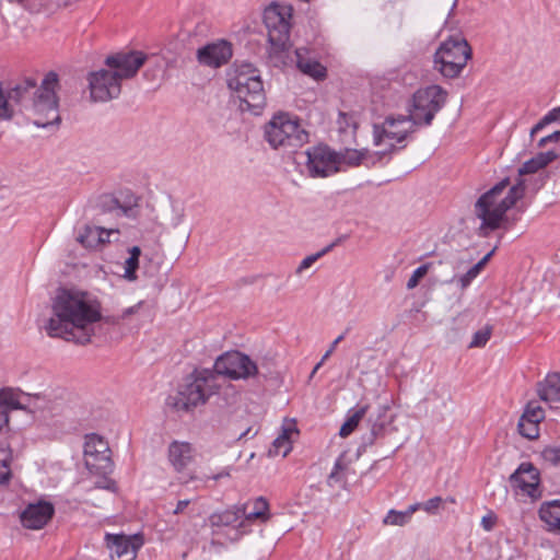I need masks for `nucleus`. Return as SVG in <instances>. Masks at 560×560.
<instances>
[{
    "label": "nucleus",
    "mask_w": 560,
    "mask_h": 560,
    "mask_svg": "<svg viewBox=\"0 0 560 560\" xmlns=\"http://www.w3.org/2000/svg\"><path fill=\"white\" fill-rule=\"evenodd\" d=\"M51 310L52 316L45 325L47 335L78 345L91 342L93 325L102 319L100 303L85 292L59 290Z\"/></svg>",
    "instance_id": "1"
},
{
    "label": "nucleus",
    "mask_w": 560,
    "mask_h": 560,
    "mask_svg": "<svg viewBox=\"0 0 560 560\" xmlns=\"http://www.w3.org/2000/svg\"><path fill=\"white\" fill-rule=\"evenodd\" d=\"M59 86L58 74L48 72L37 88L36 80L25 79L23 82L10 89L5 94L10 101L13 113L15 106L30 107L35 115L34 125L40 128L59 125V104L56 91Z\"/></svg>",
    "instance_id": "2"
},
{
    "label": "nucleus",
    "mask_w": 560,
    "mask_h": 560,
    "mask_svg": "<svg viewBox=\"0 0 560 560\" xmlns=\"http://www.w3.org/2000/svg\"><path fill=\"white\" fill-rule=\"evenodd\" d=\"M509 184V178L500 180L477 200L475 213L481 220L479 235L488 236L489 232L499 229L505 213L524 197L525 185L522 180L510 187L503 196Z\"/></svg>",
    "instance_id": "3"
},
{
    "label": "nucleus",
    "mask_w": 560,
    "mask_h": 560,
    "mask_svg": "<svg viewBox=\"0 0 560 560\" xmlns=\"http://www.w3.org/2000/svg\"><path fill=\"white\" fill-rule=\"evenodd\" d=\"M220 390V377L210 369H195L167 405L178 412H188L206 405Z\"/></svg>",
    "instance_id": "4"
},
{
    "label": "nucleus",
    "mask_w": 560,
    "mask_h": 560,
    "mask_svg": "<svg viewBox=\"0 0 560 560\" xmlns=\"http://www.w3.org/2000/svg\"><path fill=\"white\" fill-rule=\"evenodd\" d=\"M292 13L293 8L288 3H271L264 12L269 43L268 55L276 67L287 63Z\"/></svg>",
    "instance_id": "5"
},
{
    "label": "nucleus",
    "mask_w": 560,
    "mask_h": 560,
    "mask_svg": "<svg viewBox=\"0 0 560 560\" xmlns=\"http://www.w3.org/2000/svg\"><path fill=\"white\" fill-rule=\"evenodd\" d=\"M241 101V109L258 115L266 106V93L259 71L250 63L237 65L228 80Z\"/></svg>",
    "instance_id": "6"
},
{
    "label": "nucleus",
    "mask_w": 560,
    "mask_h": 560,
    "mask_svg": "<svg viewBox=\"0 0 560 560\" xmlns=\"http://www.w3.org/2000/svg\"><path fill=\"white\" fill-rule=\"evenodd\" d=\"M472 50L462 35H453L444 39L434 54V69L446 79L458 78L469 59Z\"/></svg>",
    "instance_id": "7"
},
{
    "label": "nucleus",
    "mask_w": 560,
    "mask_h": 560,
    "mask_svg": "<svg viewBox=\"0 0 560 560\" xmlns=\"http://www.w3.org/2000/svg\"><path fill=\"white\" fill-rule=\"evenodd\" d=\"M264 135L273 149H295L308 141V132L288 114L275 115L265 125Z\"/></svg>",
    "instance_id": "8"
},
{
    "label": "nucleus",
    "mask_w": 560,
    "mask_h": 560,
    "mask_svg": "<svg viewBox=\"0 0 560 560\" xmlns=\"http://www.w3.org/2000/svg\"><path fill=\"white\" fill-rule=\"evenodd\" d=\"M448 93L438 84L418 89L410 101L408 113L419 127L432 125L435 115L445 106Z\"/></svg>",
    "instance_id": "9"
},
{
    "label": "nucleus",
    "mask_w": 560,
    "mask_h": 560,
    "mask_svg": "<svg viewBox=\"0 0 560 560\" xmlns=\"http://www.w3.org/2000/svg\"><path fill=\"white\" fill-rule=\"evenodd\" d=\"M214 373L230 380H248L258 373L257 364L245 353L234 350L219 355L213 364Z\"/></svg>",
    "instance_id": "10"
},
{
    "label": "nucleus",
    "mask_w": 560,
    "mask_h": 560,
    "mask_svg": "<svg viewBox=\"0 0 560 560\" xmlns=\"http://www.w3.org/2000/svg\"><path fill=\"white\" fill-rule=\"evenodd\" d=\"M419 127L413 124L410 115L387 116L381 125H374L373 138L374 143L380 145L388 140L390 148L396 143H402L407 137L413 133Z\"/></svg>",
    "instance_id": "11"
},
{
    "label": "nucleus",
    "mask_w": 560,
    "mask_h": 560,
    "mask_svg": "<svg viewBox=\"0 0 560 560\" xmlns=\"http://www.w3.org/2000/svg\"><path fill=\"white\" fill-rule=\"evenodd\" d=\"M112 452L107 441L98 434L91 433L85 436L84 462L86 468L96 475H106L113 471Z\"/></svg>",
    "instance_id": "12"
},
{
    "label": "nucleus",
    "mask_w": 560,
    "mask_h": 560,
    "mask_svg": "<svg viewBox=\"0 0 560 560\" xmlns=\"http://www.w3.org/2000/svg\"><path fill=\"white\" fill-rule=\"evenodd\" d=\"M305 166L312 177H327L339 172L338 153L328 145L312 147L305 151Z\"/></svg>",
    "instance_id": "13"
},
{
    "label": "nucleus",
    "mask_w": 560,
    "mask_h": 560,
    "mask_svg": "<svg viewBox=\"0 0 560 560\" xmlns=\"http://www.w3.org/2000/svg\"><path fill=\"white\" fill-rule=\"evenodd\" d=\"M88 81L90 96L94 102H108L121 93V83L108 68L91 72Z\"/></svg>",
    "instance_id": "14"
},
{
    "label": "nucleus",
    "mask_w": 560,
    "mask_h": 560,
    "mask_svg": "<svg viewBox=\"0 0 560 560\" xmlns=\"http://www.w3.org/2000/svg\"><path fill=\"white\" fill-rule=\"evenodd\" d=\"M147 55L142 51H120L109 55L105 59V66L112 71L118 81L133 78L144 65Z\"/></svg>",
    "instance_id": "15"
},
{
    "label": "nucleus",
    "mask_w": 560,
    "mask_h": 560,
    "mask_svg": "<svg viewBox=\"0 0 560 560\" xmlns=\"http://www.w3.org/2000/svg\"><path fill=\"white\" fill-rule=\"evenodd\" d=\"M511 485L517 491L532 499L540 497V476L538 469L529 462L522 463L510 477Z\"/></svg>",
    "instance_id": "16"
},
{
    "label": "nucleus",
    "mask_w": 560,
    "mask_h": 560,
    "mask_svg": "<svg viewBox=\"0 0 560 560\" xmlns=\"http://www.w3.org/2000/svg\"><path fill=\"white\" fill-rule=\"evenodd\" d=\"M107 546L110 550L112 560H135L138 550L143 545L139 535H106Z\"/></svg>",
    "instance_id": "17"
},
{
    "label": "nucleus",
    "mask_w": 560,
    "mask_h": 560,
    "mask_svg": "<svg viewBox=\"0 0 560 560\" xmlns=\"http://www.w3.org/2000/svg\"><path fill=\"white\" fill-rule=\"evenodd\" d=\"M55 508L50 502L39 501L28 504L21 514V522L28 529L43 528L54 516Z\"/></svg>",
    "instance_id": "18"
},
{
    "label": "nucleus",
    "mask_w": 560,
    "mask_h": 560,
    "mask_svg": "<svg viewBox=\"0 0 560 560\" xmlns=\"http://www.w3.org/2000/svg\"><path fill=\"white\" fill-rule=\"evenodd\" d=\"M232 57V47L225 40L208 44L197 50L199 63L218 68L226 63Z\"/></svg>",
    "instance_id": "19"
},
{
    "label": "nucleus",
    "mask_w": 560,
    "mask_h": 560,
    "mask_svg": "<svg viewBox=\"0 0 560 560\" xmlns=\"http://www.w3.org/2000/svg\"><path fill=\"white\" fill-rule=\"evenodd\" d=\"M117 229H104L96 225H85L78 234L77 241L85 248L95 249L109 243L112 234H118Z\"/></svg>",
    "instance_id": "20"
},
{
    "label": "nucleus",
    "mask_w": 560,
    "mask_h": 560,
    "mask_svg": "<svg viewBox=\"0 0 560 560\" xmlns=\"http://www.w3.org/2000/svg\"><path fill=\"white\" fill-rule=\"evenodd\" d=\"M536 390L541 401L551 408L557 407L560 404V372L548 373L538 382Z\"/></svg>",
    "instance_id": "21"
},
{
    "label": "nucleus",
    "mask_w": 560,
    "mask_h": 560,
    "mask_svg": "<svg viewBox=\"0 0 560 560\" xmlns=\"http://www.w3.org/2000/svg\"><path fill=\"white\" fill-rule=\"evenodd\" d=\"M194 459V448L188 442L173 441L168 445V460L173 468L180 472Z\"/></svg>",
    "instance_id": "22"
},
{
    "label": "nucleus",
    "mask_w": 560,
    "mask_h": 560,
    "mask_svg": "<svg viewBox=\"0 0 560 560\" xmlns=\"http://www.w3.org/2000/svg\"><path fill=\"white\" fill-rule=\"evenodd\" d=\"M296 67L304 74L310 75L315 80H324L327 75V69L316 59L310 56V50L306 48H298L295 50Z\"/></svg>",
    "instance_id": "23"
},
{
    "label": "nucleus",
    "mask_w": 560,
    "mask_h": 560,
    "mask_svg": "<svg viewBox=\"0 0 560 560\" xmlns=\"http://www.w3.org/2000/svg\"><path fill=\"white\" fill-rule=\"evenodd\" d=\"M240 506L244 508V521L253 522L257 520L261 523H266L271 517L269 503L264 497H258L244 504H240Z\"/></svg>",
    "instance_id": "24"
},
{
    "label": "nucleus",
    "mask_w": 560,
    "mask_h": 560,
    "mask_svg": "<svg viewBox=\"0 0 560 560\" xmlns=\"http://www.w3.org/2000/svg\"><path fill=\"white\" fill-rule=\"evenodd\" d=\"M538 515L548 532L560 535V500L542 503Z\"/></svg>",
    "instance_id": "25"
},
{
    "label": "nucleus",
    "mask_w": 560,
    "mask_h": 560,
    "mask_svg": "<svg viewBox=\"0 0 560 560\" xmlns=\"http://www.w3.org/2000/svg\"><path fill=\"white\" fill-rule=\"evenodd\" d=\"M293 433L298 434L299 431L296 429L295 422L291 420L283 424L282 432L272 442V446L269 450V453L275 456L282 455V457H285L292 450L291 435Z\"/></svg>",
    "instance_id": "26"
},
{
    "label": "nucleus",
    "mask_w": 560,
    "mask_h": 560,
    "mask_svg": "<svg viewBox=\"0 0 560 560\" xmlns=\"http://www.w3.org/2000/svg\"><path fill=\"white\" fill-rule=\"evenodd\" d=\"M244 508L235 505L232 509H228L220 513H213L210 516V523L212 526H234L241 527L244 524Z\"/></svg>",
    "instance_id": "27"
},
{
    "label": "nucleus",
    "mask_w": 560,
    "mask_h": 560,
    "mask_svg": "<svg viewBox=\"0 0 560 560\" xmlns=\"http://www.w3.org/2000/svg\"><path fill=\"white\" fill-rule=\"evenodd\" d=\"M558 158L555 151L539 152L528 161L524 162L518 170L520 175L534 174L546 167Z\"/></svg>",
    "instance_id": "28"
},
{
    "label": "nucleus",
    "mask_w": 560,
    "mask_h": 560,
    "mask_svg": "<svg viewBox=\"0 0 560 560\" xmlns=\"http://www.w3.org/2000/svg\"><path fill=\"white\" fill-rule=\"evenodd\" d=\"M420 509V503L410 505L406 511L390 510L383 520L385 525L404 526L406 525L412 514Z\"/></svg>",
    "instance_id": "29"
},
{
    "label": "nucleus",
    "mask_w": 560,
    "mask_h": 560,
    "mask_svg": "<svg viewBox=\"0 0 560 560\" xmlns=\"http://www.w3.org/2000/svg\"><path fill=\"white\" fill-rule=\"evenodd\" d=\"M369 410V406H360L357 409L350 410L347 421L341 425L339 434L342 438L350 435L358 427L359 422L363 419Z\"/></svg>",
    "instance_id": "30"
},
{
    "label": "nucleus",
    "mask_w": 560,
    "mask_h": 560,
    "mask_svg": "<svg viewBox=\"0 0 560 560\" xmlns=\"http://www.w3.org/2000/svg\"><path fill=\"white\" fill-rule=\"evenodd\" d=\"M141 249L138 246H133L129 249V257L124 264V278L128 281L137 280V270L139 268V258Z\"/></svg>",
    "instance_id": "31"
},
{
    "label": "nucleus",
    "mask_w": 560,
    "mask_h": 560,
    "mask_svg": "<svg viewBox=\"0 0 560 560\" xmlns=\"http://www.w3.org/2000/svg\"><path fill=\"white\" fill-rule=\"evenodd\" d=\"M368 152V150L346 149L343 152L338 153V167L340 168L341 164L351 167L361 165Z\"/></svg>",
    "instance_id": "32"
},
{
    "label": "nucleus",
    "mask_w": 560,
    "mask_h": 560,
    "mask_svg": "<svg viewBox=\"0 0 560 560\" xmlns=\"http://www.w3.org/2000/svg\"><path fill=\"white\" fill-rule=\"evenodd\" d=\"M223 406H233L238 401L240 392L234 385L220 378V390L215 394Z\"/></svg>",
    "instance_id": "33"
},
{
    "label": "nucleus",
    "mask_w": 560,
    "mask_h": 560,
    "mask_svg": "<svg viewBox=\"0 0 560 560\" xmlns=\"http://www.w3.org/2000/svg\"><path fill=\"white\" fill-rule=\"evenodd\" d=\"M0 405L9 413L10 410L22 409L19 394L11 388L0 390Z\"/></svg>",
    "instance_id": "34"
},
{
    "label": "nucleus",
    "mask_w": 560,
    "mask_h": 560,
    "mask_svg": "<svg viewBox=\"0 0 560 560\" xmlns=\"http://www.w3.org/2000/svg\"><path fill=\"white\" fill-rule=\"evenodd\" d=\"M388 409H389L388 406H381L378 408V416L371 424V432H370L369 441L373 442L378 436H382L384 434L385 427L387 424V421L384 418H385Z\"/></svg>",
    "instance_id": "35"
},
{
    "label": "nucleus",
    "mask_w": 560,
    "mask_h": 560,
    "mask_svg": "<svg viewBox=\"0 0 560 560\" xmlns=\"http://www.w3.org/2000/svg\"><path fill=\"white\" fill-rule=\"evenodd\" d=\"M337 125L340 132H354L358 128V120L352 113L339 112Z\"/></svg>",
    "instance_id": "36"
},
{
    "label": "nucleus",
    "mask_w": 560,
    "mask_h": 560,
    "mask_svg": "<svg viewBox=\"0 0 560 560\" xmlns=\"http://www.w3.org/2000/svg\"><path fill=\"white\" fill-rule=\"evenodd\" d=\"M521 417L530 420V422L540 423L545 419V410L538 401H529Z\"/></svg>",
    "instance_id": "37"
},
{
    "label": "nucleus",
    "mask_w": 560,
    "mask_h": 560,
    "mask_svg": "<svg viewBox=\"0 0 560 560\" xmlns=\"http://www.w3.org/2000/svg\"><path fill=\"white\" fill-rule=\"evenodd\" d=\"M517 427L520 434L528 440H535L539 435L538 422H530V420L521 417Z\"/></svg>",
    "instance_id": "38"
},
{
    "label": "nucleus",
    "mask_w": 560,
    "mask_h": 560,
    "mask_svg": "<svg viewBox=\"0 0 560 560\" xmlns=\"http://www.w3.org/2000/svg\"><path fill=\"white\" fill-rule=\"evenodd\" d=\"M336 242L327 245L326 247H324L322 250L313 254V255H310V256H306L299 265L298 269H296V272L298 273H301L303 270L310 268L315 261H317L320 257H323L324 255H326L327 253H329L335 246H336Z\"/></svg>",
    "instance_id": "39"
},
{
    "label": "nucleus",
    "mask_w": 560,
    "mask_h": 560,
    "mask_svg": "<svg viewBox=\"0 0 560 560\" xmlns=\"http://www.w3.org/2000/svg\"><path fill=\"white\" fill-rule=\"evenodd\" d=\"M545 464L560 467V446H546L540 453Z\"/></svg>",
    "instance_id": "40"
},
{
    "label": "nucleus",
    "mask_w": 560,
    "mask_h": 560,
    "mask_svg": "<svg viewBox=\"0 0 560 560\" xmlns=\"http://www.w3.org/2000/svg\"><path fill=\"white\" fill-rule=\"evenodd\" d=\"M492 329L490 326L485 327L476 331L472 336V339L469 343V348H481L487 345L491 337Z\"/></svg>",
    "instance_id": "41"
},
{
    "label": "nucleus",
    "mask_w": 560,
    "mask_h": 560,
    "mask_svg": "<svg viewBox=\"0 0 560 560\" xmlns=\"http://www.w3.org/2000/svg\"><path fill=\"white\" fill-rule=\"evenodd\" d=\"M11 468H10V455L5 452H0V485H5L10 481Z\"/></svg>",
    "instance_id": "42"
},
{
    "label": "nucleus",
    "mask_w": 560,
    "mask_h": 560,
    "mask_svg": "<svg viewBox=\"0 0 560 560\" xmlns=\"http://www.w3.org/2000/svg\"><path fill=\"white\" fill-rule=\"evenodd\" d=\"M142 304H143V302H139L136 305L125 308L119 316L106 317L105 323L112 324V325H118L120 323V320L127 318L128 316H130L132 314H136Z\"/></svg>",
    "instance_id": "43"
},
{
    "label": "nucleus",
    "mask_w": 560,
    "mask_h": 560,
    "mask_svg": "<svg viewBox=\"0 0 560 560\" xmlns=\"http://www.w3.org/2000/svg\"><path fill=\"white\" fill-rule=\"evenodd\" d=\"M560 119L553 109L549 110L530 130V136L542 130L547 125Z\"/></svg>",
    "instance_id": "44"
},
{
    "label": "nucleus",
    "mask_w": 560,
    "mask_h": 560,
    "mask_svg": "<svg viewBox=\"0 0 560 560\" xmlns=\"http://www.w3.org/2000/svg\"><path fill=\"white\" fill-rule=\"evenodd\" d=\"M560 119L553 109L549 110L530 130V136L542 130L547 125Z\"/></svg>",
    "instance_id": "45"
},
{
    "label": "nucleus",
    "mask_w": 560,
    "mask_h": 560,
    "mask_svg": "<svg viewBox=\"0 0 560 560\" xmlns=\"http://www.w3.org/2000/svg\"><path fill=\"white\" fill-rule=\"evenodd\" d=\"M428 272V266L421 265L417 269L413 270L412 275L407 281V289H413L418 285L421 278H423Z\"/></svg>",
    "instance_id": "46"
},
{
    "label": "nucleus",
    "mask_w": 560,
    "mask_h": 560,
    "mask_svg": "<svg viewBox=\"0 0 560 560\" xmlns=\"http://www.w3.org/2000/svg\"><path fill=\"white\" fill-rule=\"evenodd\" d=\"M443 503V499L441 497H433L425 501L424 503H420V509L425 511L428 514H436L441 509Z\"/></svg>",
    "instance_id": "47"
},
{
    "label": "nucleus",
    "mask_w": 560,
    "mask_h": 560,
    "mask_svg": "<svg viewBox=\"0 0 560 560\" xmlns=\"http://www.w3.org/2000/svg\"><path fill=\"white\" fill-rule=\"evenodd\" d=\"M343 470V465H342V460H341V457H339L335 464H334V467H332V470L331 472L329 474L328 476V485L330 487H332L335 483H338L341 481V478H340V471Z\"/></svg>",
    "instance_id": "48"
},
{
    "label": "nucleus",
    "mask_w": 560,
    "mask_h": 560,
    "mask_svg": "<svg viewBox=\"0 0 560 560\" xmlns=\"http://www.w3.org/2000/svg\"><path fill=\"white\" fill-rule=\"evenodd\" d=\"M478 276V273L471 267L465 275H462L457 278V283L462 289L467 288L471 281Z\"/></svg>",
    "instance_id": "49"
},
{
    "label": "nucleus",
    "mask_w": 560,
    "mask_h": 560,
    "mask_svg": "<svg viewBox=\"0 0 560 560\" xmlns=\"http://www.w3.org/2000/svg\"><path fill=\"white\" fill-rule=\"evenodd\" d=\"M497 522V517L493 513H489L481 518V526L485 530L490 532Z\"/></svg>",
    "instance_id": "50"
},
{
    "label": "nucleus",
    "mask_w": 560,
    "mask_h": 560,
    "mask_svg": "<svg viewBox=\"0 0 560 560\" xmlns=\"http://www.w3.org/2000/svg\"><path fill=\"white\" fill-rule=\"evenodd\" d=\"M343 338H345V334H341L331 342L328 350L324 353V355L322 358V362H325L334 353V351L336 350V347L338 346V343L340 341L343 340Z\"/></svg>",
    "instance_id": "51"
},
{
    "label": "nucleus",
    "mask_w": 560,
    "mask_h": 560,
    "mask_svg": "<svg viewBox=\"0 0 560 560\" xmlns=\"http://www.w3.org/2000/svg\"><path fill=\"white\" fill-rule=\"evenodd\" d=\"M495 248L491 249L487 255H485L476 265L472 266L474 270L479 275L480 271L483 269L488 260L493 255Z\"/></svg>",
    "instance_id": "52"
},
{
    "label": "nucleus",
    "mask_w": 560,
    "mask_h": 560,
    "mask_svg": "<svg viewBox=\"0 0 560 560\" xmlns=\"http://www.w3.org/2000/svg\"><path fill=\"white\" fill-rule=\"evenodd\" d=\"M560 140V131H555L538 141V147H545L548 142H557Z\"/></svg>",
    "instance_id": "53"
},
{
    "label": "nucleus",
    "mask_w": 560,
    "mask_h": 560,
    "mask_svg": "<svg viewBox=\"0 0 560 560\" xmlns=\"http://www.w3.org/2000/svg\"><path fill=\"white\" fill-rule=\"evenodd\" d=\"M228 477H230V471H229V469L224 468L221 471H219L218 474H213L211 476H203L202 478H200V480H202V481H208V480L218 481V480H220L222 478H228Z\"/></svg>",
    "instance_id": "54"
},
{
    "label": "nucleus",
    "mask_w": 560,
    "mask_h": 560,
    "mask_svg": "<svg viewBox=\"0 0 560 560\" xmlns=\"http://www.w3.org/2000/svg\"><path fill=\"white\" fill-rule=\"evenodd\" d=\"M96 488H102V489H107V490H110V491H116V483L114 480H105L104 482H100L96 485Z\"/></svg>",
    "instance_id": "55"
},
{
    "label": "nucleus",
    "mask_w": 560,
    "mask_h": 560,
    "mask_svg": "<svg viewBox=\"0 0 560 560\" xmlns=\"http://www.w3.org/2000/svg\"><path fill=\"white\" fill-rule=\"evenodd\" d=\"M189 500H180L177 502L176 508L173 511V514L177 515L184 512V510L188 506Z\"/></svg>",
    "instance_id": "56"
},
{
    "label": "nucleus",
    "mask_w": 560,
    "mask_h": 560,
    "mask_svg": "<svg viewBox=\"0 0 560 560\" xmlns=\"http://www.w3.org/2000/svg\"><path fill=\"white\" fill-rule=\"evenodd\" d=\"M58 8H66L72 3L79 2L80 0H51Z\"/></svg>",
    "instance_id": "57"
},
{
    "label": "nucleus",
    "mask_w": 560,
    "mask_h": 560,
    "mask_svg": "<svg viewBox=\"0 0 560 560\" xmlns=\"http://www.w3.org/2000/svg\"><path fill=\"white\" fill-rule=\"evenodd\" d=\"M323 363H324V362H322V360H320V361L315 365V368H314V369H313V371H312V375H314V374L317 372V370H319V368L322 366V364H323Z\"/></svg>",
    "instance_id": "58"
},
{
    "label": "nucleus",
    "mask_w": 560,
    "mask_h": 560,
    "mask_svg": "<svg viewBox=\"0 0 560 560\" xmlns=\"http://www.w3.org/2000/svg\"><path fill=\"white\" fill-rule=\"evenodd\" d=\"M444 501L450 502V503H455L456 502L455 498H453V497H448Z\"/></svg>",
    "instance_id": "59"
},
{
    "label": "nucleus",
    "mask_w": 560,
    "mask_h": 560,
    "mask_svg": "<svg viewBox=\"0 0 560 560\" xmlns=\"http://www.w3.org/2000/svg\"><path fill=\"white\" fill-rule=\"evenodd\" d=\"M555 110V113L558 115V117L560 118V106L559 107H555L552 108Z\"/></svg>",
    "instance_id": "60"
},
{
    "label": "nucleus",
    "mask_w": 560,
    "mask_h": 560,
    "mask_svg": "<svg viewBox=\"0 0 560 560\" xmlns=\"http://www.w3.org/2000/svg\"><path fill=\"white\" fill-rule=\"evenodd\" d=\"M197 479H199V478H198V477H196V476H190V478H189V480H191V481H192V480H197Z\"/></svg>",
    "instance_id": "61"
}]
</instances>
